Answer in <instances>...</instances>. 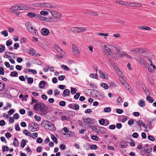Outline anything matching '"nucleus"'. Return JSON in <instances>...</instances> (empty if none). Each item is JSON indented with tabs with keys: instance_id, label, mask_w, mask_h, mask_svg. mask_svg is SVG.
I'll use <instances>...</instances> for the list:
<instances>
[{
	"instance_id": "1",
	"label": "nucleus",
	"mask_w": 156,
	"mask_h": 156,
	"mask_svg": "<svg viewBox=\"0 0 156 156\" xmlns=\"http://www.w3.org/2000/svg\"><path fill=\"white\" fill-rule=\"evenodd\" d=\"M28 7L27 5L21 4L15 5L10 8L11 11H17L19 10H27Z\"/></svg>"
},
{
	"instance_id": "2",
	"label": "nucleus",
	"mask_w": 156,
	"mask_h": 156,
	"mask_svg": "<svg viewBox=\"0 0 156 156\" xmlns=\"http://www.w3.org/2000/svg\"><path fill=\"white\" fill-rule=\"evenodd\" d=\"M86 28L82 27H73L69 28V31L74 33H81L86 31Z\"/></svg>"
},
{
	"instance_id": "3",
	"label": "nucleus",
	"mask_w": 156,
	"mask_h": 156,
	"mask_svg": "<svg viewBox=\"0 0 156 156\" xmlns=\"http://www.w3.org/2000/svg\"><path fill=\"white\" fill-rule=\"evenodd\" d=\"M34 108L36 111L40 110L42 112H44L46 111L45 106L42 103H37L34 106Z\"/></svg>"
},
{
	"instance_id": "4",
	"label": "nucleus",
	"mask_w": 156,
	"mask_h": 156,
	"mask_svg": "<svg viewBox=\"0 0 156 156\" xmlns=\"http://www.w3.org/2000/svg\"><path fill=\"white\" fill-rule=\"evenodd\" d=\"M36 19L39 20L46 21L48 22H53L55 21L54 20V19L52 18L51 17H46L43 15H41L40 14H37Z\"/></svg>"
},
{
	"instance_id": "5",
	"label": "nucleus",
	"mask_w": 156,
	"mask_h": 156,
	"mask_svg": "<svg viewBox=\"0 0 156 156\" xmlns=\"http://www.w3.org/2000/svg\"><path fill=\"white\" fill-rule=\"evenodd\" d=\"M146 51L145 48H140L131 49L130 50V51L133 54L142 53L145 52Z\"/></svg>"
},
{
	"instance_id": "6",
	"label": "nucleus",
	"mask_w": 156,
	"mask_h": 156,
	"mask_svg": "<svg viewBox=\"0 0 156 156\" xmlns=\"http://www.w3.org/2000/svg\"><path fill=\"white\" fill-rule=\"evenodd\" d=\"M51 15L53 17L51 18L54 19V20L55 21L53 23L57 22L58 21L57 20V19L61 18L62 16V15L60 13L56 11L52 12H51Z\"/></svg>"
},
{
	"instance_id": "7",
	"label": "nucleus",
	"mask_w": 156,
	"mask_h": 156,
	"mask_svg": "<svg viewBox=\"0 0 156 156\" xmlns=\"http://www.w3.org/2000/svg\"><path fill=\"white\" fill-rule=\"evenodd\" d=\"M72 49L73 54L76 56L79 57L80 53L79 50L77 46L75 44H73L72 45Z\"/></svg>"
},
{
	"instance_id": "8",
	"label": "nucleus",
	"mask_w": 156,
	"mask_h": 156,
	"mask_svg": "<svg viewBox=\"0 0 156 156\" xmlns=\"http://www.w3.org/2000/svg\"><path fill=\"white\" fill-rule=\"evenodd\" d=\"M103 52L106 55H111L112 54V51L109 47L107 46L104 45L103 46Z\"/></svg>"
},
{
	"instance_id": "9",
	"label": "nucleus",
	"mask_w": 156,
	"mask_h": 156,
	"mask_svg": "<svg viewBox=\"0 0 156 156\" xmlns=\"http://www.w3.org/2000/svg\"><path fill=\"white\" fill-rule=\"evenodd\" d=\"M94 95L99 100H102L104 98L105 95L101 92L96 90L94 93Z\"/></svg>"
},
{
	"instance_id": "10",
	"label": "nucleus",
	"mask_w": 156,
	"mask_h": 156,
	"mask_svg": "<svg viewBox=\"0 0 156 156\" xmlns=\"http://www.w3.org/2000/svg\"><path fill=\"white\" fill-rule=\"evenodd\" d=\"M138 62L143 67L146 68L148 66V64L147 62L143 58H140L139 59Z\"/></svg>"
},
{
	"instance_id": "11",
	"label": "nucleus",
	"mask_w": 156,
	"mask_h": 156,
	"mask_svg": "<svg viewBox=\"0 0 156 156\" xmlns=\"http://www.w3.org/2000/svg\"><path fill=\"white\" fill-rule=\"evenodd\" d=\"M83 121L86 123L90 124H94V121L93 119H92L90 118H83Z\"/></svg>"
},
{
	"instance_id": "12",
	"label": "nucleus",
	"mask_w": 156,
	"mask_h": 156,
	"mask_svg": "<svg viewBox=\"0 0 156 156\" xmlns=\"http://www.w3.org/2000/svg\"><path fill=\"white\" fill-rule=\"evenodd\" d=\"M40 7H47L51 8H53L54 7L53 6L51 5L48 3V2H42L40 3Z\"/></svg>"
},
{
	"instance_id": "13",
	"label": "nucleus",
	"mask_w": 156,
	"mask_h": 156,
	"mask_svg": "<svg viewBox=\"0 0 156 156\" xmlns=\"http://www.w3.org/2000/svg\"><path fill=\"white\" fill-rule=\"evenodd\" d=\"M129 6L130 7H140L142 6V5L140 3H137L135 2H129Z\"/></svg>"
},
{
	"instance_id": "14",
	"label": "nucleus",
	"mask_w": 156,
	"mask_h": 156,
	"mask_svg": "<svg viewBox=\"0 0 156 156\" xmlns=\"http://www.w3.org/2000/svg\"><path fill=\"white\" fill-rule=\"evenodd\" d=\"M146 149V153L147 156H150L152 151V148L150 146H149L147 144V147Z\"/></svg>"
},
{
	"instance_id": "15",
	"label": "nucleus",
	"mask_w": 156,
	"mask_h": 156,
	"mask_svg": "<svg viewBox=\"0 0 156 156\" xmlns=\"http://www.w3.org/2000/svg\"><path fill=\"white\" fill-rule=\"evenodd\" d=\"M47 126H48V129L51 131L54 130L55 129L54 125L51 122L47 121Z\"/></svg>"
},
{
	"instance_id": "16",
	"label": "nucleus",
	"mask_w": 156,
	"mask_h": 156,
	"mask_svg": "<svg viewBox=\"0 0 156 156\" xmlns=\"http://www.w3.org/2000/svg\"><path fill=\"white\" fill-rule=\"evenodd\" d=\"M27 30L30 33L33 34V35H36L37 34V31L33 27L28 29Z\"/></svg>"
},
{
	"instance_id": "17",
	"label": "nucleus",
	"mask_w": 156,
	"mask_h": 156,
	"mask_svg": "<svg viewBox=\"0 0 156 156\" xmlns=\"http://www.w3.org/2000/svg\"><path fill=\"white\" fill-rule=\"evenodd\" d=\"M115 3L117 4H120L122 5H126V6H129V4L128 2L122 1L117 0L115 2Z\"/></svg>"
},
{
	"instance_id": "18",
	"label": "nucleus",
	"mask_w": 156,
	"mask_h": 156,
	"mask_svg": "<svg viewBox=\"0 0 156 156\" xmlns=\"http://www.w3.org/2000/svg\"><path fill=\"white\" fill-rule=\"evenodd\" d=\"M120 82L126 89L129 90H130V87L129 85L125 80H123L122 81H121Z\"/></svg>"
},
{
	"instance_id": "19",
	"label": "nucleus",
	"mask_w": 156,
	"mask_h": 156,
	"mask_svg": "<svg viewBox=\"0 0 156 156\" xmlns=\"http://www.w3.org/2000/svg\"><path fill=\"white\" fill-rule=\"evenodd\" d=\"M97 132L98 133L104 134L106 132V129L103 127H101L99 129L97 130Z\"/></svg>"
},
{
	"instance_id": "20",
	"label": "nucleus",
	"mask_w": 156,
	"mask_h": 156,
	"mask_svg": "<svg viewBox=\"0 0 156 156\" xmlns=\"http://www.w3.org/2000/svg\"><path fill=\"white\" fill-rule=\"evenodd\" d=\"M41 33L43 35L47 36L49 32L48 29L46 28H43L41 30Z\"/></svg>"
},
{
	"instance_id": "21",
	"label": "nucleus",
	"mask_w": 156,
	"mask_h": 156,
	"mask_svg": "<svg viewBox=\"0 0 156 156\" xmlns=\"http://www.w3.org/2000/svg\"><path fill=\"white\" fill-rule=\"evenodd\" d=\"M120 144L121 148L126 147L127 146V141L126 140H123L120 143Z\"/></svg>"
},
{
	"instance_id": "22",
	"label": "nucleus",
	"mask_w": 156,
	"mask_h": 156,
	"mask_svg": "<svg viewBox=\"0 0 156 156\" xmlns=\"http://www.w3.org/2000/svg\"><path fill=\"white\" fill-rule=\"evenodd\" d=\"M70 90L68 89H66L64 90L63 92V93L62 94V96L63 97H65L66 96H69L70 95Z\"/></svg>"
},
{
	"instance_id": "23",
	"label": "nucleus",
	"mask_w": 156,
	"mask_h": 156,
	"mask_svg": "<svg viewBox=\"0 0 156 156\" xmlns=\"http://www.w3.org/2000/svg\"><path fill=\"white\" fill-rule=\"evenodd\" d=\"M29 130L31 132H34L36 131L34 126L33 125V122L30 123L28 127Z\"/></svg>"
},
{
	"instance_id": "24",
	"label": "nucleus",
	"mask_w": 156,
	"mask_h": 156,
	"mask_svg": "<svg viewBox=\"0 0 156 156\" xmlns=\"http://www.w3.org/2000/svg\"><path fill=\"white\" fill-rule=\"evenodd\" d=\"M37 15V14H35L32 12H29L27 13V16H29L30 18H33L34 17H35V18L36 19Z\"/></svg>"
},
{
	"instance_id": "25",
	"label": "nucleus",
	"mask_w": 156,
	"mask_h": 156,
	"mask_svg": "<svg viewBox=\"0 0 156 156\" xmlns=\"http://www.w3.org/2000/svg\"><path fill=\"white\" fill-rule=\"evenodd\" d=\"M99 72L100 73V75L101 77L103 79H106L108 78V77H106L105 76V74L101 70H99Z\"/></svg>"
},
{
	"instance_id": "26",
	"label": "nucleus",
	"mask_w": 156,
	"mask_h": 156,
	"mask_svg": "<svg viewBox=\"0 0 156 156\" xmlns=\"http://www.w3.org/2000/svg\"><path fill=\"white\" fill-rule=\"evenodd\" d=\"M147 144H146V145L143 147V149L141 150L140 152V154L141 155L144 156L145 154L146 153V148H147Z\"/></svg>"
},
{
	"instance_id": "27",
	"label": "nucleus",
	"mask_w": 156,
	"mask_h": 156,
	"mask_svg": "<svg viewBox=\"0 0 156 156\" xmlns=\"http://www.w3.org/2000/svg\"><path fill=\"white\" fill-rule=\"evenodd\" d=\"M46 82V81H41L39 84L40 88L41 89L43 88L44 87Z\"/></svg>"
},
{
	"instance_id": "28",
	"label": "nucleus",
	"mask_w": 156,
	"mask_h": 156,
	"mask_svg": "<svg viewBox=\"0 0 156 156\" xmlns=\"http://www.w3.org/2000/svg\"><path fill=\"white\" fill-rule=\"evenodd\" d=\"M138 27L139 29H141L142 30H149L151 29V28L145 26H139Z\"/></svg>"
},
{
	"instance_id": "29",
	"label": "nucleus",
	"mask_w": 156,
	"mask_h": 156,
	"mask_svg": "<svg viewBox=\"0 0 156 156\" xmlns=\"http://www.w3.org/2000/svg\"><path fill=\"white\" fill-rule=\"evenodd\" d=\"M13 145L16 146H19L18 141L16 138H15L14 139Z\"/></svg>"
},
{
	"instance_id": "30",
	"label": "nucleus",
	"mask_w": 156,
	"mask_h": 156,
	"mask_svg": "<svg viewBox=\"0 0 156 156\" xmlns=\"http://www.w3.org/2000/svg\"><path fill=\"white\" fill-rule=\"evenodd\" d=\"M90 76L92 78L98 79V76L97 74L91 73L90 74Z\"/></svg>"
},
{
	"instance_id": "31",
	"label": "nucleus",
	"mask_w": 156,
	"mask_h": 156,
	"mask_svg": "<svg viewBox=\"0 0 156 156\" xmlns=\"http://www.w3.org/2000/svg\"><path fill=\"white\" fill-rule=\"evenodd\" d=\"M25 26H26L27 30L32 27L31 25V23L29 22H27L26 23Z\"/></svg>"
},
{
	"instance_id": "32",
	"label": "nucleus",
	"mask_w": 156,
	"mask_h": 156,
	"mask_svg": "<svg viewBox=\"0 0 156 156\" xmlns=\"http://www.w3.org/2000/svg\"><path fill=\"white\" fill-rule=\"evenodd\" d=\"M23 133L26 136H29L30 137H31L32 135L31 133L28 131L27 130H25L23 131Z\"/></svg>"
},
{
	"instance_id": "33",
	"label": "nucleus",
	"mask_w": 156,
	"mask_h": 156,
	"mask_svg": "<svg viewBox=\"0 0 156 156\" xmlns=\"http://www.w3.org/2000/svg\"><path fill=\"white\" fill-rule=\"evenodd\" d=\"M101 86L103 88L106 89H107L108 88V85L105 83H101Z\"/></svg>"
},
{
	"instance_id": "34",
	"label": "nucleus",
	"mask_w": 156,
	"mask_h": 156,
	"mask_svg": "<svg viewBox=\"0 0 156 156\" xmlns=\"http://www.w3.org/2000/svg\"><path fill=\"white\" fill-rule=\"evenodd\" d=\"M18 75V73L16 71L12 72L10 74V75L11 76L13 77H16Z\"/></svg>"
},
{
	"instance_id": "35",
	"label": "nucleus",
	"mask_w": 156,
	"mask_h": 156,
	"mask_svg": "<svg viewBox=\"0 0 156 156\" xmlns=\"http://www.w3.org/2000/svg\"><path fill=\"white\" fill-rule=\"evenodd\" d=\"M54 47L55 48V49L57 50V51L58 52H59L60 51H62V50L61 48L59 47L56 44H55L54 45Z\"/></svg>"
},
{
	"instance_id": "36",
	"label": "nucleus",
	"mask_w": 156,
	"mask_h": 156,
	"mask_svg": "<svg viewBox=\"0 0 156 156\" xmlns=\"http://www.w3.org/2000/svg\"><path fill=\"white\" fill-rule=\"evenodd\" d=\"M51 138L52 140H53V141L55 143L57 144L58 142V140L57 138L54 136L53 135H51Z\"/></svg>"
},
{
	"instance_id": "37",
	"label": "nucleus",
	"mask_w": 156,
	"mask_h": 156,
	"mask_svg": "<svg viewBox=\"0 0 156 156\" xmlns=\"http://www.w3.org/2000/svg\"><path fill=\"white\" fill-rule=\"evenodd\" d=\"M71 94H75L76 92V89L73 87H71Z\"/></svg>"
},
{
	"instance_id": "38",
	"label": "nucleus",
	"mask_w": 156,
	"mask_h": 156,
	"mask_svg": "<svg viewBox=\"0 0 156 156\" xmlns=\"http://www.w3.org/2000/svg\"><path fill=\"white\" fill-rule=\"evenodd\" d=\"M117 71V72L118 74L119 75L120 77H124L123 73L121 72L119 69H118Z\"/></svg>"
},
{
	"instance_id": "39",
	"label": "nucleus",
	"mask_w": 156,
	"mask_h": 156,
	"mask_svg": "<svg viewBox=\"0 0 156 156\" xmlns=\"http://www.w3.org/2000/svg\"><path fill=\"white\" fill-rule=\"evenodd\" d=\"M146 99L150 103H152L154 101L153 99L149 96H147Z\"/></svg>"
},
{
	"instance_id": "40",
	"label": "nucleus",
	"mask_w": 156,
	"mask_h": 156,
	"mask_svg": "<svg viewBox=\"0 0 156 156\" xmlns=\"http://www.w3.org/2000/svg\"><path fill=\"white\" fill-rule=\"evenodd\" d=\"M26 144V141L24 139H23L21 143V147L22 148H23Z\"/></svg>"
},
{
	"instance_id": "41",
	"label": "nucleus",
	"mask_w": 156,
	"mask_h": 156,
	"mask_svg": "<svg viewBox=\"0 0 156 156\" xmlns=\"http://www.w3.org/2000/svg\"><path fill=\"white\" fill-rule=\"evenodd\" d=\"M48 12L44 10L41 11L40 13V14L41 15H43L44 16L48 15Z\"/></svg>"
},
{
	"instance_id": "42",
	"label": "nucleus",
	"mask_w": 156,
	"mask_h": 156,
	"mask_svg": "<svg viewBox=\"0 0 156 156\" xmlns=\"http://www.w3.org/2000/svg\"><path fill=\"white\" fill-rule=\"evenodd\" d=\"M5 49V47L2 45H0V53L3 52Z\"/></svg>"
},
{
	"instance_id": "43",
	"label": "nucleus",
	"mask_w": 156,
	"mask_h": 156,
	"mask_svg": "<svg viewBox=\"0 0 156 156\" xmlns=\"http://www.w3.org/2000/svg\"><path fill=\"white\" fill-rule=\"evenodd\" d=\"M1 34L3 35L5 37H6L8 36V33L7 31L5 30H4L1 33Z\"/></svg>"
},
{
	"instance_id": "44",
	"label": "nucleus",
	"mask_w": 156,
	"mask_h": 156,
	"mask_svg": "<svg viewBox=\"0 0 156 156\" xmlns=\"http://www.w3.org/2000/svg\"><path fill=\"white\" fill-rule=\"evenodd\" d=\"M35 63L38 65H41L42 64V62L39 59H36L35 61Z\"/></svg>"
},
{
	"instance_id": "45",
	"label": "nucleus",
	"mask_w": 156,
	"mask_h": 156,
	"mask_svg": "<svg viewBox=\"0 0 156 156\" xmlns=\"http://www.w3.org/2000/svg\"><path fill=\"white\" fill-rule=\"evenodd\" d=\"M61 68L66 71H69V68L66 66L64 65H62L61 66Z\"/></svg>"
},
{
	"instance_id": "46",
	"label": "nucleus",
	"mask_w": 156,
	"mask_h": 156,
	"mask_svg": "<svg viewBox=\"0 0 156 156\" xmlns=\"http://www.w3.org/2000/svg\"><path fill=\"white\" fill-rule=\"evenodd\" d=\"M97 35H100L101 36H105V37L108 36L109 35L108 33L104 34L103 33H101L100 32L98 33Z\"/></svg>"
},
{
	"instance_id": "47",
	"label": "nucleus",
	"mask_w": 156,
	"mask_h": 156,
	"mask_svg": "<svg viewBox=\"0 0 156 156\" xmlns=\"http://www.w3.org/2000/svg\"><path fill=\"white\" fill-rule=\"evenodd\" d=\"M105 120L103 119H101L99 120V124L101 125H104L105 123Z\"/></svg>"
},
{
	"instance_id": "48",
	"label": "nucleus",
	"mask_w": 156,
	"mask_h": 156,
	"mask_svg": "<svg viewBox=\"0 0 156 156\" xmlns=\"http://www.w3.org/2000/svg\"><path fill=\"white\" fill-rule=\"evenodd\" d=\"M28 72L32 73L33 74H36L37 73V72L35 70L31 69H28Z\"/></svg>"
},
{
	"instance_id": "49",
	"label": "nucleus",
	"mask_w": 156,
	"mask_h": 156,
	"mask_svg": "<svg viewBox=\"0 0 156 156\" xmlns=\"http://www.w3.org/2000/svg\"><path fill=\"white\" fill-rule=\"evenodd\" d=\"M120 55L121 57H125L126 56L128 58H130V57L126 53H124L123 52L122 53L120 54Z\"/></svg>"
},
{
	"instance_id": "50",
	"label": "nucleus",
	"mask_w": 156,
	"mask_h": 156,
	"mask_svg": "<svg viewBox=\"0 0 156 156\" xmlns=\"http://www.w3.org/2000/svg\"><path fill=\"white\" fill-rule=\"evenodd\" d=\"M34 80L32 77H29L28 78L27 82L29 84H31L33 82Z\"/></svg>"
},
{
	"instance_id": "51",
	"label": "nucleus",
	"mask_w": 156,
	"mask_h": 156,
	"mask_svg": "<svg viewBox=\"0 0 156 156\" xmlns=\"http://www.w3.org/2000/svg\"><path fill=\"white\" fill-rule=\"evenodd\" d=\"M111 111V109L110 107L105 108L104 109V111L105 112H109Z\"/></svg>"
},
{
	"instance_id": "52",
	"label": "nucleus",
	"mask_w": 156,
	"mask_h": 156,
	"mask_svg": "<svg viewBox=\"0 0 156 156\" xmlns=\"http://www.w3.org/2000/svg\"><path fill=\"white\" fill-rule=\"evenodd\" d=\"M91 138L92 140L95 141H98V137L97 136L95 135L92 136L91 137Z\"/></svg>"
},
{
	"instance_id": "53",
	"label": "nucleus",
	"mask_w": 156,
	"mask_h": 156,
	"mask_svg": "<svg viewBox=\"0 0 156 156\" xmlns=\"http://www.w3.org/2000/svg\"><path fill=\"white\" fill-rule=\"evenodd\" d=\"M60 94L59 91H58V90L57 89H56L54 91V95L56 97L59 95Z\"/></svg>"
},
{
	"instance_id": "54",
	"label": "nucleus",
	"mask_w": 156,
	"mask_h": 156,
	"mask_svg": "<svg viewBox=\"0 0 156 156\" xmlns=\"http://www.w3.org/2000/svg\"><path fill=\"white\" fill-rule=\"evenodd\" d=\"M33 125L34 126L35 129H36V131L39 129V125L37 123L33 122Z\"/></svg>"
},
{
	"instance_id": "55",
	"label": "nucleus",
	"mask_w": 156,
	"mask_h": 156,
	"mask_svg": "<svg viewBox=\"0 0 156 156\" xmlns=\"http://www.w3.org/2000/svg\"><path fill=\"white\" fill-rule=\"evenodd\" d=\"M4 74V69L3 67H0V75H3Z\"/></svg>"
},
{
	"instance_id": "56",
	"label": "nucleus",
	"mask_w": 156,
	"mask_h": 156,
	"mask_svg": "<svg viewBox=\"0 0 156 156\" xmlns=\"http://www.w3.org/2000/svg\"><path fill=\"white\" fill-rule=\"evenodd\" d=\"M5 85L2 83L0 82V91L2 90L4 88Z\"/></svg>"
},
{
	"instance_id": "57",
	"label": "nucleus",
	"mask_w": 156,
	"mask_h": 156,
	"mask_svg": "<svg viewBox=\"0 0 156 156\" xmlns=\"http://www.w3.org/2000/svg\"><path fill=\"white\" fill-rule=\"evenodd\" d=\"M65 78V76L64 75H61L58 77V79L59 80L62 81Z\"/></svg>"
},
{
	"instance_id": "58",
	"label": "nucleus",
	"mask_w": 156,
	"mask_h": 156,
	"mask_svg": "<svg viewBox=\"0 0 156 156\" xmlns=\"http://www.w3.org/2000/svg\"><path fill=\"white\" fill-rule=\"evenodd\" d=\"M97 147L96 145L95 144L91 145L90 147V148L91 150H96L97 149Z\"/></svg>"
},
{
	"instance_id": "59",
	"label": "nucleus",
	"mask_w": 156,
	"mask_h": 156,
	"mask_svg": "<svg viewBox=\"0 0 156 156\" xmlns=\"http://www.w3.org/2000/svg\"><path fill=\"white\" fill-rule=\"evenodd\" d=\"M12 44V41L11 40H9L7 41L6 42V45L7 46H9L10 45H11Z\"/></svg>"
},
{
	"instance_id": "60",
	"label": "nucleus",
	"mask_w": 156,
	"mask_h": 156,
	"mask_svg": "<svg viewBox=\"0 0 156 156\" xmlns=\"http://www.w3.org/2000/svg\"><path fill=\"white\" fill-rule=\"evenodd\" d=\"M148 139L151 141H154L155 140L154 137L151 135L148 136Z\"/></svg>"
},
{
	"instance_id": "61",
	"label": "nucleus",
	"mask_w": 156,
	"mask_h": 156,
	"mask_svg": "<svg viewBox=\"0 0 156 156\" xmlns=\"http://www.w3.org/2000/svg\"><path fill=\"white\" fill-rule=\"evenodd\" d=\"M140 102L139 105L141 107L145 105V102L144 101L141 100L140 101Z\"/></svg>"
},
{
	"instance_id": "62",
	"label": "nucleus",
	"mask_w": 156,
	"mask_h": 156,
	"mask_svg": "<svg viewBox=\"0 0 156 156\" xmlns=\"http://www.w3.org/2000/svg\"><path fill=\"white\" fill-rule=\"evenodd\" d=\"M111 65L114 68L115 70H116V71L119 69L117 66L114 63H112L111 64Z\"/></svg>"
},
{
	"instance_id": "63",
	"label": "nucleus",
	"mask_w": 156,
	"mask_h": 156,
	"mask_svg": "<svg viewBox=\"0 0 156 156\" xmlns=\"http://www.w3.org/2000/svg\"><path fill=\"white\" fill-rule=\"evenodd\" d=\"M9 150V148L7 146H5L2 147V150L3 151H8Z\"/></svg>"
},
{
	"instance_id": "64",
	"label": "nucleus",
	"mask_w": 156,
	"mask_h": 156,
	"mask_svg": "<svg viewBox=\"0 0 156 156\" xmlns=\"http://www.w3.org/2000/svg\"><path fill=\"white\" fill-rule=\"evenodd\" d=\"M67 135H69V136H74L75 134L73 132L71 131H69Z\"/></svg>"
}]
</instances>
